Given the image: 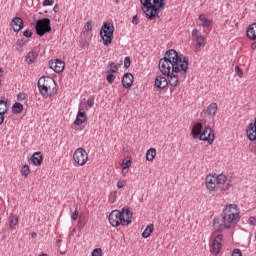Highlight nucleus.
Returning a JSON list of instances; mask_svg holds the SVG:
<instances>
[{"instance_id": "30", "label": "nucleus", "mask_w": 256, "mask_h": 256, "mask_svg": "<svg viewBox=\"0 0 256 256\" xmlns=\"http://www.w3.org/2000/svg\"><path fill=\"white\" fill-rule=\"evenodd\" d=\"M9 111V106H7V101L0 100V113H4V115Z\"/></svg>"}, {"instance_id": "26", "label": "nucleus", "mask_w": 256, "mask_h": 256, "mask_svg": "<svg viewBox=\"0 0 256 256\" xmlns=\"http://www.w3.org/2000/svg\"><path fill=\"white\" fill-rule=\"evenodd\" d=\"M203 129V124L201 122H198L194 127L192 128V135L194 138L199 137L201 135V130Z\"/></svg>"}, {"instance_id": "24", "label": "nucleus", "mask_w": 256, "mask_h": 256, "mask_svg": "<svg viewBox=\"0 0 256 256\" xmlns=\"http://www.w3.org/2000/svg\"><path fill=\"white\" fill-rule=\"evenodd\" d=\"M120 64H116L115 62H109L106 68V73H117L119 71Z\"/></svg>"}, {"instance_id": "46", "label": "nucleus", "mask_w": 256, "mask_h": 256, "mask_svg": "<svg viewBox=\"0 0 256 256\" xmlns=\"http://www.w3.org/2000/svg\"><path fill=\"white\" fill-rule=\"evenodd\" d=\"M23 35H24V37H27L29 39V37H31L33 35V33L30 30H25Z\"/></svg>"}, {"instance_id": "2", "label": "nucleus", "mask_w": 256, "mask_h": 256, "mask_svg": "<svg viewBox=\"0 0 256 256\" xmlns=\"http://www.w3.org/2000/svg\"><path fill=\"white\" fill-rule=\"evenodd\" d=\"M241 219V211L237 204H230L224 209L223 219H214V228L216 231L231 229L233 225H237Z\"/></svg>"}, {"instance_id": "13", "label": "nucleus", "mask_w": 256, "mask_h": 256, "mask_svg": "<svg viewBox=\"0 0 256 256\" xmlns=\"http://www.w3.org/2000/svg\"><path fill=\"white\" fill-rule=\"evenodd\" d=\"M168 83L171 85V87H178L180 81H185V78L187 77V73H175L170 72L169 75H167Z\"/></svg>"}, {"instance_id": "42", "label": "nucleus", "mask_w": 256, "mask_h": 256, "mask_svg": "<svg viewBox=\"0 0 256 256\" xmlns=\"http://www.w3.org/2000/svg\"><path fill=\"white\" fill-rule=\"evenodd\" d=\"M232 256H243V253L239 248H236L232 251Z\"/></svg>"}, {"instance_id": "27", "label": "nucleus", "mask_w": 256, "mask_h": 256, "mask_svg": "<svg viewBox=\"0 0 256 256\" xmlns=\"http://www.w3.org/2000/svg\"><path fill=\"white\" fill-rule=\"evenodd\" d=\"M154 230L155 227L153 226V224H149L142 233V237L144 239H148V237H151V233H153Z\"/></svg>"}, {"instance_id": "1", "label": "nucleus", "mask_w": 256, "mask_h": 256, "mask_svg": "<svg viewBox=\"0 0 256 256\" xmlns=\"http://www.w3.org/2000/svg\"><path fill=\"white\" fill-rule=\"evenodd\" d=\"M158 67L163 75L171 73H187L189 71V58L171 49L165 53L164 58L160 59Z\"/></svg>"}, {"instance_id": "4", "label": "nucleus", "mask_w": 256, "mask_h": 256, "mask_svg": "<svg viewBox=\"0 0 256 256\" xmlns=\"http://www.w3.org/2000/svg\"><path fill=\"white\" fill-rule=\"evenodd\" d=\"M167 0H140L142 11L148 19H155L159 15V11L165 7Z\"/></svg>"}, {"instance_id": "44", "label": "nucleus", "mask_w": 256, "mask_h": 256, "mask_svg": "<svg viewBox=\"0 0 256 256\" xmlns=\"http://www.w3.org/2000/svg\"><path fill=\"white\" fill-rule=\"evenodd\" d=\"M25 99H27V94L25 93L18 94V101H25Z\"/></svg>"}, {"instance_id": "48", "label": "nucleus", "mask_w": 256, "mask_h": 256, "mask_svg": "<svg viewBox=\"0 0 256 256\" xmlns=\"http://www.w3.org/2000/svg\"><path fill=\"white\" fill-rule=\"evenodd\" d=\"M132 23H133L134 25H138V23H139V17L134 16V17L132 18Z\"/></svg>"}, {"instance_id": "5", "label": "nucleus", "mask_w": 256, "mask_h": 256, "mask_svg": "<svg viewBox=\"0 0 256 256\" xmlns=\"http://www.w3.org/2000/svg\"><path fill=\"white\" fill-rule=\"evenodd\" d=\"M38 88L42 96L47 99V97H53L57 95V83L52 77H41L38 80Z\"/></svg>"}, {"instance_id": "11", "label": "nucleus", "mask_w": 256, "mask_h": 256, "mask_svg": "<svg viewBox=\"0 0 256 256\" xmlns=\"http://www.w3.org/2000/svg\"><path fill=\"white\" fill-rule=\"evenodd\" d=\"M192 38L194 43H196L195 52L199 53V51H201V49H203V47L207 45V37L203 36V34L199 32V30L194 29L192 31Z\"/></svg>"}, {"instance_id": "51", "label": "nucleus", "mask_w": 256, "mask_h": 256, "mask_svg": "<svg viewBox=\"0 0 256 256\" xmlns=\"http://www.w3.org/2000/svg\"><path fill=\"white\" fill-rule=\"evenodd\" d=\"M255 49H256V42H253V43L251 44V50H252V51H255Z\"/></svg>"}, {"instance_id": "10", "label": "nucleus", "mask_w": 256, "mask_h": 256, "mask_svg": "<svg viewBox=\"0 0 256 256\" xmlns=\"http://www.w3.org/2000/svg\"><path fill=\"white\" fill-rule=\"evenodd\" d=\"M73 161L80 167L87 165V161H89V154L87 153V150L83 148H77L73 153Z\"/></svg>"}, {"instance_id": "43", "label": "nucleus", "mask_w": 256, "mask_h": 256, "mask_svg": "<svg viewBox=\"0 0 256 256\" xmlns=\"http://www.w3.org/2000/svg\"><path fill=\"white\" fill-rule=\"evenodd\" d=\"M55 3V0H44L43 7H49V5H53Z\"/></svg>"}, {"instance_id": "39", "label": "nucleus", "mask_w": 256, "mask_h": 256, "mask_svg": "<svg viewBox=\"0 0 256 256\" xmlns=\"http://www.w3.org/2000/svg\"><path fill=\"white\" fill-rule=\"evenodd\" d=\"M124 67H126V69H129V67H131V58L125 57V59H124Z\"/></svg>"}, {"instance_id": "32", "label": "nucleus", "mask_w": 256, "mask_h": 256, "mask_svg": "<svg viewBox=\"0 0 256 256\" xmlns=\"http://www.w3.org/2000/svg\"><path fill=\"white\" fill-rule=\"evenodd\" d=\"M13 113H21L23 111V104L16 102L12 107Z\"/></svg>"}, {"instance_id": "15", "label": "nucleus", "mask_w": 256, "mask_h": 256, "mask_svg": "<svg viewBox=\"0 0 256 256\" xmlns=\"http://www.w3.org/2000/svg\"><path fill=\"white\" fill-rule=\"evenodd\" d=\"M50 69L55 71V73H62L65 69V62L59 59L51 60L49 62Z\"/></svg>"}, {"instance_id": "7", "label": "nucleus", "mask_w": 256, "mask_h": 256, "mask_svg": "<svg viewBox=\"0 0 256 256\" xmlns=\"http://www.w3.org/2000/svg\"><path fill=\"white\" fill-rule=\"evenodd\" d=\"M113 33H115V26L111 22H104L101 30L100 36L103 41V45L109 47L113 43Z\"/></svg>"}, {"instance_id": "16", "label": "nucleus", "mask_w": 256, "mask_h": 256, "mask_svg": "<svg viewBox=\"0 0 256 256\" xmlns=\"http://www.w3.org/2000/svg\"><path fill=\"white\" fill-rule=\"evenodd\" d=\"M200 115L201 117H207V115L215 117V115H217V103H211L206 110L201 112Z\"/></svg>"}, {"instance_id": "45", "label": "nucleus", "mask_w": 256, "mask_h": 256, "mask_svg": "<svg viewBox=\"0 0 256 256\" xmlns=\"http://www.w3.org/2000/svg\"><path fill=\"white\" fill-rule=\"evenodd\" d=\"M93 105H95V100H93V98H89L85 107H93Z\"/></svg>"}, {"instance_id": "28", "label": "nucleus", "mask_w": 256, "mask_h": 256, "mask_svg": "<svg viewBox=\"0 0 256 256\" xmlns=\"http://www.w3.org/2000/svg\"><path fill=\"white\" fill-rule=\"evenodd\" d=\"M199 21H201L202 27H211V20L207 19V17H205V14H201L199 16Z\"/></svg>"}, {"instance_id": "33", "label": "nucleus", "mask_w": 256, "mask_h": 256, "mask_svg": "<svg viewBox=\"0 0 256 256\" xmlns=\"http://www.w3.org/2000/svg\"><path fill=\"white\" fill-rule=\"evenodd\" d=\"M84 30L85 31H93V20H89L88 22H86V24L84 26Z\"/></svg>"}, {"instance_id": "37", "label": "nucleus", "mask_w": 256, "mask_h": 256, "mask_svg": "<svg viewBox=\"0 0 256 256\" xmlns=\"http://www.w3.org/2000/svg\"><path fill=\"white\" fill-rule=\"evenodd\" d=\"M115 199H117V194L115 192H111L108 199L109 203H114Z\"/></svg>"}, {"instance_id": "23", "label": "nucleus", "mask_w": 256, "mask_h": 256, "mask_svg": "<svg viewBox=\"0 0 256 256\" xmlns=\"http://www.w3.org/2000/svg\"><path fill=\"white\" fill-rule=\"evenodd\" d=\"M38 56L39 54L37 53V51L35 50L30 51L26 55V63H28V65H31V63H35V59H37Z\"/></svg>"}, {"instance_id": "40", "label": "nucleus", "mask_w": 256, "mask_h": 256, "mask_svg": "<svg viewBox=\"0 0 256 256\" xmlns=\"http://www.w3.org/2000/svg\"><path fill=\"white\" fill-rule=\"evenodd\" d=\"M125 185H127V181H125V180H119L117 182V188L118 189H123V187H125Z\"/></svg>"}, {"instance_id": "8", "label": "nucleus", "mask_w": 256, "mask_h": 256, "mask_svg": "<svg viewBox=\"0 0 256 256\" xmlns=\"http://www.w3.org/2000/svg\"><path fill=\"white\" fill-rule=\"evenodd\" d=\"M223 248V234H212L209 242L210 253L213 256L219 255Z\"/></svg>"}, {"instance_id": "3", "label": "nucleus", "mask_w": 256, "mask_h": 256, "mask_svg": "<svg viewBox=\"0 0 256 256\" xmlns=\"http://www.w3.org/2000/svg\"><path fill=\"white\" fill-rule=\"evenodd\" d=\"M133 219V213L129 208H123L121 211L113 210L109 217L108 221L112 227H127V225H131Z\"/></svg>"}, {"instance_id": "31", "label": "nucleus", "mask_w": 256, "mask_h": 256, "mask_svg": "<svg viewBox=\"0 0 256 256\" xmlns=\"http://www.w3.org/2000/svg\"><path fill=\"white\" fill-rule=\"evenodd\" d=\"M20 173L21 175H23V177H29L31 173V168H29V165H24L22 166Z\"/></svg>"}, {"instance_id": "29", "label": "nucleus", "mask_w": 256, "mask_h": 256, "mask_svg": "<svg viewBox=\"0 0 256 256\" xmlns=\"http://www.w3.org/2000/svg\"><path fill=\"white\" fill-rule=\"evenodd\" d=\"M131 165H133V160H131L130 157L126 156L123 160H122V164L121 167L125 168V169H129L131 167Z\"/></svg>"}, {"instance_id": "49", "label": "nucleus", "mask_w": 256, "mask_h": 256, "mask_svg": "<svg viewBox=\"0 0 256 256\" xmlns=\"http://www.w3.org/2000/svg\"><path fill=\"white\" fill-rule=\"evenodd\" d=\"M3 121H5V114L0 112V125H3Z\"/></svg>"}, {"instance_id": "53", "label": "nucleus", "mask_w": 256, "mask_h": 256, "mask_svg": "<svg viewBox=\"0 0 256 256\" xmlns=\"http://www.w3.org/2000/svg\"><path fill=\"white\" fill-rule=\"evenodd\" d=\"M32 237H37V233H33V234H32Z\"/></svg>"}, {"instance_id": "22", "label": "nucleus", "mask_w": 256, "mask_h": 256, "mask_svg": "<svg viewBox=\"0 0 256 256\" xmlns=\"http://www.w3.org/2000/svg\"><path fill=\"white\" fill-rule=\"evenodd\" d=\"M246 34L249 39H256V23H253L248 27Z\"/></svg>"}, {"instance_id": "21", "label": "nucleus", "mask_w": 256, "mask_h": 256, "mask_svg": "<svg viewBox=\"0 0 256 256\" xmlns=\"http://www.w3.org/2000/svg\"><path fill=\"white\" fill-rule=\"evenodd\" d=\"M31 161L33 165H41L43 163V156L41 155V152H35L31 157Z\"/></svg>"}, {"instance_id": "6", "label": "nucleus", "mask_w": 256, "mask_h": 256, "mask_svg": "<svg viewBox=\"0 0 256 256\" xmlns=\"http://www.w3.org/2000/svg\"><path fill=\"white\" fill-rule=\"evenodd\" d=\"M225 183H227V176L225 174H208L205 178L206 189L210 193L219 191L221 185H225Z\"/></svg>"}, {"instance_id": "38", "label": "nucleus", "mask_w": 256, "mask_h": 256, "mask_svg": "<svg viewBox=\"0 0 256 256\" xmlns=\"http://www.w3.org/2000/svg\"><path fill=\"white\" fill-rule=\"evenodd\" d=\"M78 217H79V211L77 210V205H76L75 211L72 213L71 219L72 221H77Z\"/></svg>"}, {"instance_id": "47", "label": "nucleus", "mask_w": 256, "mask_h": 256, "mask_svg": "<svg viewBox=\"0 0 256 256\" xmlns=\"http://www.w3.org/2000/svg\"><path fill=\"white\" fill-rule=\"evenodd\" d=\"M122 175L123 177H127V173H129V168H122Z\"/></svg>"}, {"instance_id": "25", "label": "nucleus", "mask_w": 256, "mask_h": 256, "mask_svg": "<svg viewBox=\"0 0 256 256\" xmlns=\"http://www.w3.org/2000/svg\"><path fill=\"white\" fill-rule=\"evenodd\" d=\"M155 157H157V149L150 148L146 152V161H154Z\"/></svg>"}, {"instance_id": "17", "label": "nucleus", "mask_w": 256, "mask_h": 256, "mask_svg": "<svg viewBox=\"0 0 256 256\" xmlns=\"http://www.w3.org/2000/svg\"><path fill=\"white\" fill-rule=\"evenodd\" d=\"M8 225L10 231H15L17 225H19V215L11 213L8 217Z\"/></svg>"}, {"instance_id": "12", "label": "nucleus", "mask_w": 256, "mask_h": 256, "mask_svg": "<svg viewBox=\"0 0 256 256\" xmlns=\"http://www.w3.org/2000/svg\"><path fill=\"white\" fill-rule=\"evenodd\" d=\"M87 111H89V108L85 106V104L81 103L78 108V113L76 115V119L74 121V125L81 126L85 121H87Z\"/></svg>"}, {"instance_id": "41", "label": "nucleus", "mask_w": 256, "mask_h": 256, "mask_svg": "<svg viewBox=\"0 0 256 256\" xmlns=\"http://www.w3.org/2000/svg\"><path fill=\"white\" fill-rule=\"evenodd\" d=\"M235 72H236V75H238V77H243V70L239 67V66H236L235 67Z\"/></svg>"}, {"instance_id": "18", "label": "nucleus", "mask_w": 256, "mask_h": 256, "mask_svg": "<svg viewBox=\"0 0 256 256\" xmlns=\"http://www.w3.org/2000/svg\"><path fill=\"white\" fill-rule=\"evenodd\" d=\"M13 31H15L16 33H19V31H21V29H23V19L19 18V17H15L11 23H10Z\"/></svg>"}, {"instance_id": "19", "label": "nucleus", "mask_w": 256, "mask_h": 256, "mask_svg": "<svg viewBox=\"0 0 256 256\" xmlns=\"http://www.w3.org/2000/svg\"><path fill=\"white\" fill-rule=\"evenodd\" d=\"M155 87L158 89H165L167 85H169V81L165 78V76H157L154 81Z\"/></svg>"}, {"instance_id": "50", "label": "nucleus", "mask_w": 256, "mask_h": 256, "mask_svg": "<svg viewBox=\"0 0 256 256\" xmlns=\"http://www.w3.org/2000/svg\"><path fill=\"white\" fill-rule=\"evenodd\" d=\"M75 235H77V230L74 228L71 230V232L69 233V237H75Z\"/></svg>"}, {"instance_id": "9", "label": "nucleus", "mask_w": 256, "mask_h": 256, "mask_svg": "<svg viewBox=\"0 0 256 256\" xmlns=\"http://www.w3.org/2000/svg\"><path fill=\"white\" fill-rule=\"evenodd\" d=\"M36 34L43 37L45 33H51V19L42 18L36 21L35 25Z\"/></svg>"}, {"instance_id": "52", "label": "nucleus", "mask_w": 256, "mask_h": 256, "mask_svg": "<svg viewBox=\"0 0 256 256\" xmlns=\"http://www.w3.org/2000/svg\"><path fill=\"white\" fill-rule=\"evenodd\" d=\"M250 221H251V223H255L256 220H255L254 217H251V218H250Z\"/></svg>"}, {"instance_id": "36", "label": "nucleus", "mask_w": 256, "mask_h": 256, "mask_svg": "<svg viewBox=\"0 0 256 256\" xmlns=\"http://www.w3.org/2000/svg\"><path fill=\"white\" fill-rule=\"evenodd\" d=\"M92 256H103V250L101 248H96L92 251Z\"/></svg>"}, {"instance_id": "14", "label": "nucleus", "mask_w": 256, "mask_h": 256, "mask_svg": "<svg viewBox=\"0 0 256 256\" xmlns=\"http://www.w3.org/2000/svg\"><path fill=\"white\" fill-rule=\"evenodd\" d=\"M200 141H207L209 145H213L215 141V133L211 127H206L205 130L200 134Z\"/></svg>"}, {"instance_id": "34", "label": "nucleus", "mask_w": 256, "mask_h": 256, "mask_svg": "<svg viewBox=\"0 0 256 256\" xmlns=\"http://www.w3.org/2000/svg\"><path fill=\"white\" fill-rule=\"evenodd\" d=\"M24 46H25V41L23 39L17 40L16 42L17 51H19L20 49H23Z\"/></svg>"}, {"instance_id": "35", "label": "nucleus", "mask_w": 256, "mask_h": 256, "mask_svg": "<svg viewBox=\"0 0 256 256\" xmlns=\"http://www.w3.org/2000/svg\"><path fill=\"white\" fill-rule=\"evenodd\" d=\"M115 79H117V77L113 73H108V75L106 76V80L110 84L113 83Z\"/></svg>"}, {"instance_id": "20", "label": "nucleus", "mask_w": 256, "mask_h": 256, "mask_svg": "<svg viewBox=\"0 0 256 256\" xmlns=\"http://www.w3.org/2000/svg\"><path fill=\"white\" fill-rule=\"evenodd\" d=\"M122 85L125 89H129L133 86V74L126 73L122 78Z\"/></svg>"}]
</instances>
